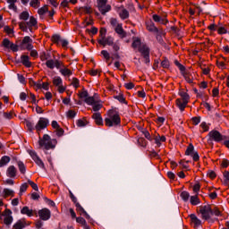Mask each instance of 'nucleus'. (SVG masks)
<instances>
[{
	"label": "nucleus",
	"mask_w": 229,
	"mask_h": 229,
	"mask_svg": "<svg viewBox=\"0 0 229 229\" xmlns=\"http://www.w3.org/2000/svg\"><path fill=\"white\" fill-rule=\"evenodd\" d=\"M33 212L35 216H37V211H33V209H30L28 206L23 207L21 210V214L28 216L29 217L33 216Z\"/></svg>",
	"instance_id": "nucleus-14"
},
{
	"label": "nucleus",
	"mask_w": 229,
	"mask_h": 229,
	"mask_svg": "<svg viewBox=\"0 0 229 229\" xmlns=\"http://www.w3.org/2000/svg\"><path fill=\"white\" fill-rule=\"evenodd\" d=\"M87 124H89V122H87V120L83 121L81 119H79L77 122V126H79V128H82L83 126H87Z\"/></svg>",
	"instance_id": "nucleus-44"
},
{
	"label": "nucleus",
	"mask_w": 229,
	"mask_h": 229,
	"mask_svg": "<svg viewBox=\"0 0 229 229\" xmlns=\"http://www.w3.org/2000/svg\"><path fill=\"white\" fill-rule=\"evenodd\" d=\"M103 108V105L101 104H93V111L94 112H99V110H101Z\"/></svg>",
	"instance_id": "nucleus-50"
},
{
	"label": "nucleus",
	"mask_w": 229,
	"mask_h": 229,
	"mask_svg": "<svg viewBox=\"0 0 229 229\" xmlns=\"http://www.w3.org/2000/svg\"><path fill=\"white\" fill-rule=\"evenodd\" d=\"M101 55L104 56V58L106 60V62H108V60H110V53H108V51L102 50Z\"/></svg>",
	"instance_id": "nucleus-48"
},
{
	"label": "nucleus",
	"mask_w": 229,
	"mask_h": 229,
	"mask_svg": "<svg viewBox=\"0 0 229 229\" xmlns=\"http://www.w3.org/2000/svg\"><path fill=\"white\" fill-rule=\"evenodd\" d=\"M92 119H94L96 124L98 126H103V117H101V113H95L92 115Z\"/></svg>",
	"instance_id": "nucleus-16"
},
{
	"label": "nucleus",
	"mask_w": 229,
	"mask_h": 229,
	"mask_svg": "<svg viewBox=\"0 0 229 229\" xmlns=\"http://www.w3.org/2000/svg\"><path fill=\"white\" fill-rule=\"evenodd\" d=\"M39 219L42 221H47L51 218V211L48 208H42L38 212Z\"/></svg>",
	"instance_id": "nucleus-9"
},
{
	"label": "nucleus",
	"mask_w": 229,
	"mask_h": 229,
	"mask_svg": "<svg viewBox=\"0 0 229 229\" xmlns=\"http://www.w3.org/2000/svg\"><path fill=\"white\" fill-rule=\"evenodd\" d=\"M217 33H218V35H225V34L228 33V30L226 29H225V27H220L217 30Z\"/></svg>",
	"instance_id": "nucleus-56"
},
{
	"label": "nucleus",
	"mask_w": 229,
	"mask_h": 229,
	"mask_svg": "<svg viewBox=\"0 0 229 229\" xmlns=\"http://www.w3.org/2000/svg\"><path fill=\"white\" fill-rule=\"evenodd\" d=\"M20 19L21 21H28V19H30V13H28L27 11H23L20 14Z\"/></svg>",
	"instance_id": "nucleus-34"
},
{
	"label": "nucleus",
	"mask_w": 229,
	"mask_h": 229,
	"mask_svg": "<svg viewBox=\"0 0 229 229\" xmlns=\"http://www.w3.org/2000/svg\"><path fill=\"white\" fill-rule=\"evenodd\" d=\"M47 126H49V120L45 117H40L38 123L35 126V130L38 131V133H40L42 130H46Z\"/></svg>",
	"instance_id": "nucleus-7"
},
{
	"label": "nucleus",
	"mask_w": 229,
	"mask_h": 229,
	"mask_svg": "<svg viewBox=\"0 0 229 229\" xmlns=\"http://www.w3.org/2000/svg\"><path fill=\"white\" fill-rule=\"evenodd\" d=\"M30 4L32 8H38V6H40V1L39 0H30Z\"/></svg>",
	"instance_id": "nucleus-41"
},
{
	"label": "nucleus",
	"mask_w": 229,
	"mask_h": 229,
	"mask_svg": "<svg viewBox=\"0 0 229 229\" xmlns=\"http://www.w3.org/2000/svg\"><path fill=\"white\" fill-rule=\"evenodd\" d=\"M28 187H29V185L26 182L21 185L20 193H19L20 196H22V192H26V191H28Z\"/></svg>",
	"instance_id": "nucleus-38"
},
{
	"label": "nucleus",
	"mask_w": 229,
	"mask_h": 229,
	"mask_svg": "<svg viewBox=\"0 0 229 229\" xmlns=\"http://www.w3.org/2000/svg\"><path fill=\"white\" fill-rule=\"evenodd\" d=\"M51 40L54 44L58 46L60 44L61 37L59 34H54L51 38Z\"/></svg>",
	"instance_id": "nucleus-30"
},
{
	"label": "nucleus",
	"mask_w": 229,
	"mask_h": 229,
	"mask_svg": "<svg viewBox=\"0 0 229 229\" xmlns=\"http://www.w3.org/2000/svg\"><path fill=\"white\" fill-rule=\"evenodd\" d=\"M181 198L183 199V201H189V198H191V195L189 194L188 191H182L181 193Z\"/></svg>",
	"instance_id": "nucleus-37"
},
{
	"label": "nucleus",
	"mask_w": 229,
	"mask_h": 229,
	"mask_svg": "<svg viewBox=\"0 0 229 229\" xmlns=\"http://www.w3.org/2000/svg\"><path fill=\"white\" fill-rule=\"evenodd\" d=\"M115 33L119 35L120 38H125L126 37V31H124V29H123V24H117L114 28Z\"/></svg>",
	"instance_id": "nucleus-12"
},
{
	"label": "nucleus",
	"mask_w": 229,
	"mask_h": 229,
	"mask_svg": "<svg viewBox=\"0 0 229 229\" xmlns=\"http://www.w3.org/2000/svg\"><path fill=\"white\" fill-rule=\"evenodd\" d=\"M28 183L29 185H30V187H32L34 191H38V186L33 181L28 180Z\"/></svg>",
	"instance_id": "nucleus-53"
},
{
	"label": "nucleus",
	"mask_w": 229,
	"mask_h": 229,
	"mask_svg": "<svg viewBox=\"0 0 229 229\" xmlns=\"http://www.w3.org/2000/svg\"><path fill=\"white\" fill-rule=\"evenodd\" d=\"M152 19L154 21V22H158L159 24H167L169 22V21L167 20V18L162 17L158 14H153L152 15Z\"/></svg>",
	"instance_id": "nucleus-10"
},
{
	"label": "nucleus",
	"mask_w": 229,
	"mask_h": 229,
	"mask_svg": "<svg viewBox=\"0 0 229 229\" xmlns=\"http://www.w3.org/2000/svg\"><path fill=\"white\" fill-rule=\"evenodd\" d=\"M72 85H73V87H75V89H78V87H80V80H78V78L74 77L72 79Z\"/></svg>",
	"instance_id": "nucleus-55"
},
{
	"label": "nucleus",
	"mask_w": 229,
	"mask_h": 229,
	"mask_svg": "<svg viewBox=\"0 0 229 229\" xmlns=\"http://www.w3.org/2000/svg\"><path fill=\"white\" fill-rule=\"evenodd\" d=\"M34 162L37 164V165H39V167H42L44 169V162H42V159L40 157H38Z\"/></svg>",
	"instance_id": "nucleus-59"
},
{
	"label": "nucleus",
	"mask_w": 229,
	"mask_h": 229,
	"mask_svg": "<svg viewBox=\"0 0 229 229\" xmlns=\"http://www.w3.org/2000/svg\"><path fill=\"white\" fill-rule=\"evenodd\" d=\"M29 22H30V26H32V28L37 26V24H38L37 19H35V17H33V16L30 17Z\"/></svg>",
	"instance_id": "nucleus-51"
},
{
	"label": "nucleus",
	"mask_w": 229,
	"mask_h": 229,
	"mask_svg": "<svg viewBox=\"0 0 229 229\" xmlns=\"http://www.w3.org/2000/svg\"><path fill=\"white\" fill-rule=\"evenodd\" d=\"M179 95L182 98V101H184L185 103L189 104V100L191 99V97L187 94L185 91H181Z\"/></svg>",
	"instance_id": "nucleus-24"
},
{
	"label": "nucleus",
	"mask_w": 229,
	"mask_h": 229,
	"mask_svg": "<svg viewBox=\"0 0 229 229\" xmlns=\"http://www.w3.org/2000/svg\"><path fill=\"white\" fill-rule=\"evenodd\" d=\"M75 207H76L77 212H79V214H80L81 216H83V214H85V209L83 208V207H81V205L80 204V202H76V203H75Z\"/></svg>",
	"instance_id": "nucleus-31"
},
{
	"label": "nucleus",
	"mask_w": 229,
	"mask_h": 229,
	"mask_svg": "<svg viewBox=\"0 0 229 229\" xmlns=\"http://www.w3.org/2000/svg\"><path fill=\"white\" fill-rule=\"evenodd\" d=\"M67 117H69L70 119H74V117H76V111L69 110L67 112Z\"/></svg>",
	"instance_id": "nucleus-52"
},
{
	"label": "nucleus",
	"mask_w": 229,
	"mask_h": 229,
	"mask_svg": "<svg viewBox=\"0 0 229 229\" xmlns=\"http://www.w3.org/2000/svg\"><path fill=\"white\" fill-rule=\"evenodd\" d=\"M84 101L85 103H87V105H93L94 103H96V99L94 98V97H87Z\"/></svg>",
	"instance_id": "nucleus-42"
},
{
	"label": "nucleus",
	"mask_w": 229,
	"mask_h": 229,
	"mask_svg": "<svg viewBox=\"0 0 229 229\" xmlns=\"http://www.w3.org/2000/svg\"><path fill=\"white\" fill-rule=\"evenodd\" d=\"M78 96L81 99H83V98H89V92L87 90H84V91L79 93Z\"/></svg>",
	"instance_id": "nucleus-57"
},
{
	"label": "nucleus",
	"mask_w": 229,
	"mask_h": 229,
	"mask_svg": "<svg viewBox=\"0 0 229 229\" xmlns=\"http://www.w3.org/2000/svg\"><path fill=\"white\" fill-rule=\"evenodd\" d=\"M4 31L7 33V35H13V29L10 28V26H4Z\"/></svg>",
	"instance_id": "nucleus-46"
},
{
	"label": "nucleus",
	"mask_w": 229,
	"mask_h": 229,
	"mask_svg": "<svg viewBox=\"0 0 229 229\" xmlns=\"http://www.w3.org/2000/svg\"><path fill=\"white\" fill-rule=\"evenodd\" d=\"M10 162V157L8 156H4L0 159V167H4V165H6Z\"/></svg>",
	"instance_id": "nucleus-25"
},
{
	"label": "nucleus",
	"mask_w": 229,
	"mask_h": 229,
	"mask_svg": "<svg viewBox=\"0 0 229 229\" xmlns=\"http://www.w3.org/2000/svg\"><path fill=\"white\" fill-rule=\"evenodd\" d=\"M7 176L9 178H15L17 176V168L14 165H10L7 168Z\"/></svg>",
	"instance_id": "nucleus-15"
},
{
	"label": "nucleus",
	"mask_w": 229,
	"mask_h": 229,
	"mask_svg": "<svg viewBox=\"0 0 229 229\" xmlns=\"http://www.w3.org/2000/svg\"><path fill=\"white\" fill-rule=\"evenodd\" d=\"M76 222L79 223V225H81V226H83L84 228L86 226H89L87 225V221L85 220V218L81 217V216H79L76 218Z\"/></svg>",
	"instance_id": "nucleus-32"
},
{
	"label": "nucleus",
	"mask_w": 229,
	"mask_h": 229,
	"mask_svg": "<svg viewBox=\"0 0 229 229\" xmlns=\"http://www.w3.org/2000/svg\"><path fill=\"white\" fill-rule=\"evenodd\" d=\"M18 167L21 174H26V165H24V163H22V161L18 162Z\"/></svg>",
	"instance_id": "nucleus-29"
},
{
	"label": "nucleus",
	"mask_w": 229,
	"mask_h": 229,
	"mask_svg": "<svg viewBox=\"0 0 229 229\" xmlns=\"http://www.w3.org/2000/svg\"><path fill=\"white\" fill-rule=\"evenodd\" d=\"M40 60L42 62H46V60H49V54H46V52H42L40 55Z\"/></svg>",
	"instance_id": "nucleus-47"
},
{
	"label": "nucleus",
	"mask_w": 229,
	"mask_h": 229,
	"mask_svg": "<svg viewBox=\"0 0 229 229\" xmlns=\"http://www.w3.org/2000/svg\"><path fill=\"white\" fill-rule=\"evenodd\" d=\"M64 133V131L61 127H58L56 129L57 137H63Z\"/></svg>",
	"instance_id": "nucleus-64"
},
{
	"label": "nucleus",
	"mask_w": 229,
	"mask_h": 229,
	"mask_svg": "<svg viewBox=\"0 0 229 229\" xmlns=\"http://www.w3.org/2000/svg\"><path fill=\"white\" fill-rule=\"evenodd\" d=\"M142 133L145 137V139H148V140H151V135L149 134V131H148V130H143Z\"/></svg>",
	"instance_id": "nucleus-60"
},
{
	"label": "nucleus",
	"mask_w": 229,
	"mask_h": 229,
	"mask_svg": "<svg viewBox=\"0 0 229 229\" xmlns=\"http://www.w3.org/2000/svg\"><path fill=\"white\" fill-rule=\"evenodd\" d=\"M98 42L104 47L105 46H114V38L112 37H107L104 39H98Z\"/></svg>",
	"instance_id": "nucleus-11"
},
{
	"label": "nucleus",
	"mask_w": 229,
	"mask_h": 229,
	"mask_svg": "<svg viewBox=\"0 0 229 229\" xmlns=\"http://www.w3.org/2000/svg\"><path fill=\"white\" fill-rule=\"evenodd\" d=\"M119 15L121 19H123V21H125V19H128V17H130V13L128 12V10L123 9Z\"/></svg>",
	"instance_id": "nucleus-26"
},
{
	"label": "nucleus",
	"mask_w": 229,
	"mask_h": 229,
	"mask_svg": "<svg viewBox=\"0 0 229 229\" xmlns=\"http://www.w3.org/2000/svg\"><path fill=\"white\" fill-rule=\"evenodd\" d=\"M208 137H209L208 140L210 141L214 140V142H222V140H226V139H228V136H225L221 134V132H219V131H216V130H213L209 131Z\"/></svg>",
	"instance_id": "nucleus-5"
},
{
	"label": "nucleus",
	"mask_w": 229,
	"mask_h": 229,
	"mask_svg": "<svg viewBox=\"0 0 229 229\" xmlns=\"http://www.w3.org/2000/svg\"><path fill=\"white\" fill-rule=\"evenodd\" d=\"M199 213L201 214V218L208 223H216V221H217V218H212V216H216V217L221 216V210H219V208H213L211 205L200 206Z\"/></svg>",
	"instance_id": "nucleus-1"
},
{
	"label": "nucleus",
	"mask_w": 229,
	"mask_h": 229,
	"mask_svg": "<svg viewBox=\"0 0 229 229\" xmlns=\"http://www.w3.org/2000/svg\"><path fill=\"white\" fill-rule=\"evenodd\" d=\"M208 178H211V180H214V178H216L217 176V174H216L215 171L209 170L208 172Z\"/></svg>",
	"instance_id": "nucleus-54"
},
{
	"label": "nucleus",
	"mask_w": 229,
	"mask_h": 229,
	"mask_svg": "<svg viewBox=\"0 0 229 229\" xmlns=\"http://www.w3.org/2000/svg\"><path fill=\"white\" fill-rule=\"evenodd\" d=\"M2 214H3V217L4 216L5 217L12 216V209L6 208Z\"/></svg>",
	"instance_id": "nucleus-62"
},
{
	"label": "nucleus",
	"mask_w": 229,
	"mask_h": 229,
	"mask_svg": "<svg viewBox=\"0 0 229 229\" xmlns=\"http://www.w3.org/2000/svg\"><path fill=\"white\" fill-rule=\"evenodd\" d=\"M191 157L194 162H198V160H199V154H198V151H193Z\"/></svg>",
	"instance_id": "nucleus-58"
},
{
	"label": "nucleus",
	"mask_w": 229,
	"mask_h": 229,
	"mask_svg": "<svg viewBox=\"0 0 229 229\" xmlns=\"http://www.w3.org/2000/svg\"><path fill=\"white\" fill-rule=\"evenodd\" d=\"M114 99H117L120 103H124L125 105H128V102L126 101V98L123 94H119L118 96H115Z\"/></svg>",
	"instance_id": "nucleus-33"
},
{
	"label": "nucleus",
	"mask_w": 229,
	"mask_h": 229,
	"mask_svg": "<svg viewBox=\"0 0 229 229\" xmlns=\"http://www.w3.org/2000/svg\"><path fill=\"white\" fill-rule=\"evenodd\" d=\"M63 68H59V72H61V74L63 76H72V71H71L70 69H68L67 67H65V65L64 64V66H61Z\"/></svg>",
	"instance_id": "nucleus-19"
},
{
	"label": "nucleus",
	"mask_w": 229,
	"mask_h": 229,
	"mask_svg": "<svg viewBox=\"0 0 229 229\" xmlns=\"http://www.w3.org/2000/svg\"><path fill=\"white\" fill-rule=\"evenodd\" d=\"M161 65L162 67H164V69H168L169 67V60L165 59L161 62Z\"/></svg>",
	"instance_id": "nucleus-61"
},
{
	"label": "nucleus",
	"mask_w": 229,
	"mask_h": 229,
	"mask_svg": "<svg viewBox=\"0 0 229 229\" xmlns=\"http://www.w3.org/2000/svg\"><path fill=\"white\" fill-rule=\"evenodd\" d=\"M31 42H33V39H31V38H30V36L24 37L22 41H20L21 49H25L24 45L25 44H31Z\"/></svg>",
	"instance_id": "nucleus-22"
},
{
	"label": "nucleus",
	"mask_w": 229,
	"mask_h": 229,
	"mask_svg": "<svg viewBox=\"0 0 229 229\" xmlns=\"http://www.w3.org/2000/svg\"><path fill=\"white\" fill-rule=\"evenodd\" d=\"M194 145H192V143H190L185 151V155L191 156L194 153Z\"/></svg>",
	"instance_id": "nucleus-27"
},
{
	"label": "nucleus",
	"mask_w": 229,
	"mask_h": 229,
	"mask_svg": "<svg viewBox=\"0 0 229 229\" xmlns=\"http://www.w3.org/2000/svg\"><path fill=\"white\" fill-rule=\"evenodd\" d=\"M47 12H49V8L47 7V5H44L43 7H41L38 10V15H40L41 19H42V15L47 13Z\"/></svg>",
	"instance_id": "nucleus-28"
},
{
	"label": "nucleus",
	"mask_w": 229,
	"mask_h": 229,
	"mask_svg": "<svg viewBox=\"0 0 229 229\" xmlns=\"http://www.w3.org/2000/svg\"><path fill=\"white\" fill-rule=\"evenodd\" d=\"M148 31H150V33H160V30L155 26V23L153 21H148L146 23Z\"/></svg>",
	"instance_id": "nucleus-13"
},
{
	"label": "nucleus",
	"mask_w": 229,
	"mask_h": 229,
	"mask_svg": "<svg viewBox=\"0 0 229 229\" xmlns=\"http://www.w3.org/2000/svg\"><path fill=\"white\" fill-rule=\"evenodd\" d=\"M98 12H100V13H102L103 15H106L107 12H110V10H112V6L106 4H105L102 7H100L98 4Z\"/></svg>",
	"instance_id": "nucleus-17"
},
{
	"label": "nucleus",
	"mask_w": 229,
	"mask_h": 229,
	"mask_svg": "<svg viewBox=\"0 0 229 229\" xmlns=\"http://www.w3.org/2000/svg\"><path fill=\"white\" fill-rule=\"evenodd\" d=\"M13 229H23L26 228V221L23 220H18L14 225L13 226Z\"/></svg>",
	"instance_id": "nucleus-20"
},
{
	"label": "nucleus",
	"mask_w": 229,
	"mask_h": 229,
	"mask_svg": "<svg viewBox=\"0 0 229 229\" xmlns=\"http://www.w3.org/2000/svg\"><path fill=\"white\" fill-rule=\"evenodd\" d=\"M107 115L109 118L105 119L106 126L110 128L112 126H119L121 124V115H119V113L111 109L107 112Z\"/></svg>",
	"instance_id": "nucleus-3"
},
{
	"label": "nucleus",
	"mask_w": 229,
	"mask_h": 229,
	"mask_svg": "<svg viewBox=\"0 0 229 229\" xmlns=\"http://www.w3.org/2000/svg\"><path fill=\"white\" fill-rule=\"evenodd\" d=\"M189 217L191 220V223H193V225H195V227L200 226L201 220H199V218H198L195 214H191Z\"/></svg>",
	"instance_id": "nucleus-18"
},
{
	"label": "nucleus",
	"mask_w": 229,
	"mask_h": 229,
	"mask_svg": "<svg viewBox=\"0 0 229 229\" xmlns=\"http://www.w3.org/2000/svg\"><path fill=\"white\" fill-rule=\"evenodd\" d=\"M176 106H178V108L183 112V110H185V107L187 106V103H185L184 101H182L181 98H177L175 101Z\"/></svg>",
	"instance_id": "nucleus-23"
},
{
	"label": "nucleus",
	"mask_w": 229,
	"mask_h": 229,
	"mask_svg": "<svg viewBox=\"0 0 229 229\" xmlns=\"http://www.w3.org/2000/svg\"><path fill=\"white\" fill-rule=\"evenodd\" d=\"M99 35L101 37V40H105V38H106V29L101 28L99 30Z\"/></svg>",
	"instance_id": "nucleus-43"
},
{
	"label": "nucleus",
	"mask_w": 229,
	"mask_h": 229,
	"mask_svg": "<svg viewBox=\"0 0 229 229\" xmlns=\"http://www.w3.org/2000/svg\"><path fill=\"white\" fill-rule=\"evenodd\" d=\"M21 64L25 67H31V62H30V56L29 55H21Z\"/></svg>",
	"instance_id": "nucleus-21"
},
{
	"label": "nucleus",
	"mask_w": 229,
	"mask_h": 229,
	"mask_svg": "<svg viewBox=\"0 0 229 229\" xmlns=\"http://www.w3.org/2000/svg\"><path fill=\"white\" fill-rule=\"evenodd\" d=\"M142 42L140 41V38H135V39L133 40L132 44H131V47L133 49H137L138 47V51L139 53H140L144 63L148 65L150 60H149V47L147 45H141Z\"/></svg>",
	"instance_id": "nucleus-2"
},
{
	"label": "nucleus",
	"mask_w": 229,
	"mask_h": 229,
	"mask_svg": "<svg viewBox=\"0 0 229 229\" xmlns=\"http://www.w3.org/2000/svg\"><path fill=\"white\" fill-rule=\"evenodd\" d=\"M56 140H51L48 134H44L43 138H39L38 145L39 148H44L47 150L55 149L56 148Z\"/></svg>",
	"instance_id": "nucleus-4"
},
{
	"label": "nucleus",
	"mask_w": 229,
	"mask_h": 229,
	"mask_svg": "<svg viewBox=\"0 0 229 229\" xmlns=\"http://www.w3.org/2000/svg\"><path fill=\"white\" fill-rule=\"evenodd\" d=\"M53 84L55 85V87H60V85H62V78L57 77L54 79Z\"/></svg>",
	"instance_id": "nucleus-49"
},
{
	"label": "nucleus",
	"mask_w": 229,
	"mask_h": 229,
	"mask_svg": "<svg viewBox=\"0 0 229 229\" xmlns=\"http://www.w3.org/2000/svg\"><path fill=\"white\" fill-rule=\"evenodd\" d=\"M2 46L3 47H5V49H11L13 53H17V51H19V47H21V45L13 44L8 38L3 39Z\"/></svg>",
	"instance_id": "nucleus-6"
},
{
	"label": "nucleus",
	"mask_w": 229,
	"mask_h": 229,
	"mask_svg": "<svg viewBox=\"0 0 229 229\" xmlns=\"http://www.w3.org/2000/svg\"><path fill=\"white\" fill-rule=\"evenodd\" d=\"M19 26H20V30H21V31L28 32V26H26V21L20 22Z\"/></svg>",
	"instance_id": "nucleus-45"
},
{
	"label": "nucleus",
	"mask_w": 229,
	"mask_h": 229,
	"mask_svg": "<svg viewBox=\"0 0 229 229\" xmlns=\"http://www.w3.org/2000/svg\"><path fill=\"white\" fill-rule=\"evenodd\" d=\"M224 178H225V183L228 184L229 182V172L228 171H225L224 172Z\"/></svg>",
	"instance_id": "nucleus-63"
},
{
	"label": "nucleus",
	"mask_w": 229,
	"mask_h": 229,
	"mask_svg": "<svg viewBox=\"0 0 229 229\" xmlns=\"http://www.w3.org/2000/svg\"><path fill=\"white\" fill-rule=\"evenodd\" d=\"M155 141L157 146H160V142H165V136H158L155 138Z\"/></svg>",
	"instance_id": "nucleus-36"
},
{
	"label": "nucleus",
	"mask_w": 229,
	"mask_h": 229,
	"mask_svg": "<svg viewBox=\"0 0 229 229\" xmlns=\"http://www.w3.org/2000/svg\"><path fill=\"white\" fill-rule=\"evenodd\" d=\"M190 201H191V203L192 205H199V199L198 198V195H196V196H191Z\"/></svg>",
	"instance_id": "nucleus-39"
},
{
	"label": "nucleus",
	"mask_w": 229,
	"mask_h": 229,
	"mask_svg": "<svg viewBox=\"0 0 229 229\" xmlns=\"http://www.w3.org/2000/svg\"><path fill=\"white\" fill-rule=\"evenodd\" d=\"M46 65L48 69H55V67L56 69H60V67H64V62L60 60L49 59V60H47Z\"/></svg>",
	"instance_id": "nucleus-8"
},
{
	"label": "nucleus",
	"mask_w": 229,
	"mask_h": 229,
	"mask_svg": "<svg viewBox=\"0 0 229 229\" xmlns=\"http://www.w3.org/2000/svg\"><path fill=\"white\" fill-rule=\"evenodd\" d=\"M4 198H7L8 196L13 197V194H14L13 191L10 189H4Z\"/></svg>",
	"instance_id": "nucleus-40"
},
{
	"label": "nucleus",
	"mask_w": 229,
	"mask_h": 229,
	"mask_svg": "<svg viewBox=\"0 0 229 229\" xmlns=\"http://www.w3.org/2000/svg\"><path fill=\"white\" fill-rule=\"evenodd\" d=\"M13 223V216H5L4 219V224L6 225V226H10Z\"/></svg>",
	"instance_id": "nucleus-35"
}]
</instances>
